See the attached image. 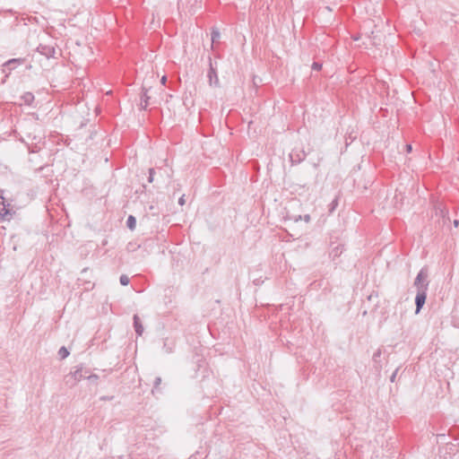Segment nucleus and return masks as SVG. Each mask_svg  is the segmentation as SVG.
Returning a JSON list of instances; mask_svg holds the SVG:
<instances>
[{
  "label": "nucleus",
  "instance_id": "25",
  "mask_svg": "<svg viewBox=\"0 0 459 459\" xmlns=\"http://www.w3.org/2000/svg\"><path fill=\"white\" fill-rule=\"evenodd\" d=\"M86 378L91 381H93V380H97L99 378V377L95 374H91V375L86 376Z\"/></svg>",
  "mask_w": 459,
  "mask_h": 459
},
{
  "label": "nucleus",
  "instance_id": "2",
  "mask_svg": "<svg viewBox=\"0 0 459 459\" xmlns=\"http://www.w3.org/2000/svg\"><path fill=\"white\" fill-rule=\"evenodd\" d=\"M2 206L0 207V222L10 221L14 215L16 214V211L13 209V206L5 201H1Z\"/></svg>",
  "mask_w": 459,
  "mask_h": 459
},
{
  "label": "nucleus",
  "instance_id": "4",
  "mask_svg": "<svg viewBox=\"0 0 459 459\" xmlns=\"http://www.w3.org/2000/svg\"><path fill=\"white\" fill-rule=\"evenodd\" d=\"M307 154L303 149H293L290 153V159L292 164H299L305 160Z\"/></svg>",
  "mask_w": 459,
  "mask_h": 459
},
{
  "label": "nucleus",
  "instance_id": "11",
  "mask_svg": "<svg viewBox=\"0 0 459 459\" xmlns=\"http://www.w3.org/2000/svg\"><path fill=\"white\" fill-rule=\"evenodd\" d=\"M23 62H24V59H22V58H13V59L6 61L4 64V66L6 69H8L9 71H11L14 68L15 65H22V64H23Z\"/></svg>",
  "mask_w": 459,
  "mask_h": 459
},
{
  "label": "nucleus",
  "instance_id": "14",
  "mask_svg": "<svg viewBox=\"0 0 459 459\" xmlns=\"http://www.w3.org/2000/svg\"><path fill=\"white\" fill-rule=\"evenodd\" d=\"M190 4V10L194 13L196 12L197 9L201 7V4L203 0H188Z\"/></svg>",
  "mask_w": 459,
  "mask_h": 459
},
{
  "label": "nucleus",
  "instance_id": "6",
  "mask_svg": "<svg viewBox=\"0 0 459 459\" xmlns=\"http://www.w3.org/2000/svg\"><path fill=\"white\" fill-rule=\"evenodd\" d=\"M427 299V291L420 290L417 291L416 297H415V305H416V310L415 314H419L421 308L423 307L425 302Z\"/></svg>",
  "mask_w": 459,
  "mask_h": 459
},
{
  "label": "nucleus",
  "instance_id": "7",
  "mask_svg": "<svg viewBox=\"0 0 459 459\" xmlns=\"http://www.w3.org/2000/svg\"><path fill=\"white\" fill-rule=\"evenodd\" d=\"M37 51L48 58L53 57L56 54L55 48L49 45L39 44L37 48Z\"/></svg>",
  "mask_w": 459,
  "mask_h": 459
},
{
  "label": "nucleus",
  "instance_id": "5",
  "mask_svg": "<svg viewBox=\"0 0 459 459\" xmlns=\"http://www.w3.org/2000/svg\"><path fill=\"white\" fill-rule=\"evenodd\" d=\"M150 90H151V87L147 88L144 85H143V87H142V93L140 96V108L141 109H146L148 108V106L151 104V102H150L151 96L149 95Z\"/></svg>",
  "mask_w": 459,
  "mask_h": 459
},
{
  "label": "nucleus",
  "instance_id": "3",
  "mask_svg": "<svg viewBox=\"0 0 459 459\" xmlns=\"http://www.w3.org/2000/svg\"><path fill=\"white\" fill-rule=\"evenodd\" d=\"M209 65H210V67H209L208 74H207V77L209 79V83L211 86L218 87L220 85V82H219L216 68L213 66L211 57H209Z\"/></svg>",
  "mask_w": 459,
  "mask_h": 459
},
{
  "label": "nucleus",
  "instance_id": "15",
  "mask_svg": "<svg viewBox=\"0 0 459 459\" xmlns=\"http://www.w3.org/2000/svg\"><path fill=\"white\" fill-rule=\"evenodd\" d=\"M22 98L27 105H30L34 100V95L31 92L24 93Z\"/></svg>",
  "mask_w": 459,
  "mask_h": 459
},
{
  "label": "nucleus",
  "instance_id": "18",
  "mask_svg": "<svg viewBox=\"0 0 459 459\" xmlns=\"http://www.w3.org/2000/svg\"><path fill=\"white\" fill-rule=\"evenodd\" d=\"M120 284L123 286H126L129 284L130 280L129 277L126 274H122L119 278Z\"/></svg>",
  "mask_w": 459,
  "mask_h": 459
},
{
  "label": "nucleus",
  "instance_id": "22",
  "mask_svg": "<svg viewBox=\"0 0 459 459\" xmlns=\"http://www.w3.org/2000/svg\"><path fill=\"white\" fill-rule=\"evenodd\" d=\"M160 383H161V377H157L153 382V388L157 389L159 387V385H160Z\"/></svg>",
  "mask_w": 459,
  "mask_h": 459
},
{
  "label": "nucleus",
  "instance_id": "20",
  "mask_svg": "<svg viewBox=\"0 0 459 459\" xmlns=\"http://www.w3.org/2000/svg\"><path fill=\"white\" fill-rule=\"evenodd\" d=\"M155 169L153 168L149 169L148 182L152 183L154 180Z\"/></svg>",
  "mask_w": 459,
  "mask_h": 459
},
{
  "label": "nucleus",
  "instance_id": "19",
  "mask_svg": "<svg viewBox=\"0 0 459 459\" xmlns=\"http://www.w3.org/2000/svg\"><path fill=\"white\" fill-rule=\"evenodd\" d=\"M338 206V198H334L329 204V212L332 213Z\"/></svg>",
  "mask_w": 459,
  "mask_h": 459
},
{
  "label": "nucleus",
  "instance_id": "17",
  "mask_svg": "<svg viewBox=\"0 0 459 459\" xmlns=\"http://www.w3.org/2000/svg\"><path fill=\"white\" fill-rule=\"evenodd\" d=\"M58 356L61 359L67 358L69 356L68 350L65 346H62L58 351Z\"/></svg>",
  "mask_w": 459,
  "mask_h": 459
},
{
  "label": "nucleus",
  "instance_id": "10",
  "mask_svg": "<svg viewBox=\"0 0 459 459\" xmlns=\"http://www.w3.org/2000/svg\"><path fill=\"white\" fill-rule=\"evenodd\" d=\"M134 327L137 335L141 336L143 333V326L141 323L140 317L137 315H134Z\"/></svg>",
  "mask_w": 459,
  "mask_h": 459
},
{
  "label": "nucleus",
  "instance_id": "9",
  "mask_svg": "<svg viewBox=\"0 0 459 459\" xmlns=\"http://www.w3.org/2000/svg\"><path fill=\"white\" fill-rule=\"evenodd\" d=\"M343 250V245L338 244L337 246L332 247L330 251V256L332 257L333 260H334L342 254Z\"/></svg>",
  "mask_w": 459,
  "mask_h": 459
},
{
  "label": "nucleus",
  "instance_id": "31",
  "mask_svg": "<svg viewBox=\"0 0 459 459\" xmlns=\"http://www.w3.org/2000/svg\"><path fill=\"white\" fill-rule=\"evenodd\" d=\"M453 224H454V226H455V228H457V227L459 226V221H458V220H455V221H453Z\"/></svg>",
  "mask_w": 459,
  "mask_h": 459
},
{
  "label": "nucleus",
  "instance_id": "8",
  "mask_svg": "<svg viewBox=\"0 0 459 459\" xmlns=\"http://www.w3.org/2000/svg\"><path fill=\"white\" fill-rule=\"evenodd\" d=\"M86 373L87 371H83V368L82 366L77 368L74 371L71 372L70 376L74 379L73 385H75L82 379L86 378Z\"/></svg>",
  "mask_w": 459,
  "mask_h": 459
},
{
  "label": "nucleus",
  "instance_id": "26",
  "mask_svg": "<svg viewBox=\"0 0 459 459\" xmlns=\"http://www.w3.org/2000/svg\"><path fill=\"white\" fill-rule=\"evenodd\" d=\"M186 203V199H185V195H183L182 196L179 197L178 199V204L183 206Z\"/></svg>",
  "mask_w": 459,
  "mask_h": 459
},
{
  "label": "nucleus",
  "instance_id": "21",
  "mask_svg": "<svg viewBox=\"0 0 459 459\" xmlns=\"http://www.w3.org/2000/svg\"><path fill=\"white\" fill-rule=\"evenodd\" d=\"M381 354H382V352H381V350H380V349L377 350V351L374 352V354H373V358H372V359H373V361H374L375 363H377V362H378V359H379V358L381 357Z\"/></svg>",
  "mask_w": 459,
  "mask_h": 459
},
{
  "label": "nucleus",
  "instance_id": "13",
  "mask_svg": "<svg viewBox=\"0 0 459 459\" xmlns=\"http://www.w3.org/2000/svg\"><path fill=\"white\" fill-rule=\"evenodd\" d=\"M126 226L129 230H134L136 226V219L133 215H129L126 220Z\"/></svg>",
  "mask_w": 459,
  "mask_h": 459
},
{
  "label": "nucleus",
  "instance_id": "32",
  "mask_svg": "<svg viewBox=\"0 0 459 459\" xmlns=\"http://www.w3.org/2000/svg\"><path fill=\"white\" fill-rule=\"evenodd\" d=\"M443 220H444V222H446V221H450V218H446V216H443Z\"/></svg>",
  "mask_w": 459,
  "mask_h": 459
},
{
  "label": "nucleus",
  "instance_id": "1",
  "mask_svg": "<svg viewBox=\"0 0 459 459\" xmlns=\"http://www.w3.org/2000/svg\"><path fill=\"white\" fill-rule=\"evenodd\" d=\"M429 270L427 267H423L418 273L415 280H414V287L417 289V291L424 290L427 291L429 284Z\"/></svg>",
  "mask_w": 459,
  "mask_h": 459
},
{
  "label": "nucleus",
  "instance_id": "30",
  "mask_svg": "<svg viewBox=\"0 0 459 459\" xmlns=\"http://www.w3.org/2000/svg\"><path fill=\"white\" fill-rule=\"evenodd\" d=\"M411 150H412L411 145V144H407V145H406V151H407V152H411Z\"/></svg>",
  "mask_w": 459,
  "mask_h": 459
},
{
  "label": "nucleus",
  "instance_id": "27",
  "mask_svg": "<svg viewBox=\"0 0 459 459\" xmlns=\"http://www.w3.org/2000/svg\"><path fill=\"white\" fill-rule=\"evenodd\" d=\"M113 399H114V396L103 395V396L100 397L101 401H111Z\"/></svg>",
  "mask_w": 459,
  "mask_h": 459
},
{
  "label": "nucleus",
  "instance_id": "23",
  "mask_svg": "<svg viewBox=\"0 0 459 459\" xmlns=\"http://www.w3.org/2000/svg\"><path fill=\"white\" fill-rule=\"evenodd\" d=\"M322 68V64L318 62H314L312 65V69L316 71H319Z\"/></svg>",
  "mask_w": 459,
  "mask_h": 459
},
{
  "label": "nucleus",
  "instance_id": "29",
  "mask_svg": "<svg viewBox=\"0 0 459 459\" xmlns=\"http://www.w3.org/2000/svg\"><path fill=\"white\" fill-rule=\"evenodd\" d=\"M166 82H167V77L164 75V76H162L160 82H161V84L165 85Z\"/></svg>",
  "mask_w": 459,
  "mask_h": 459
},
{
  "label": "nucleus",
  "instance_id": "12",
  "mask_svg": "<svg viewBox=\"0 0 459 459\" xmlns=\"http://www.w3.org/2000/svg\"><path fill=\"white\" fill-rule=\"evenodd\" d=\"M290 219L295 222L304 220V221L308 223L311 221V217L309 214H305L303 217L301 215H293V216H290Z\"/></svg>",
  "mask_w": 459,
  "mask_h": 459
},
{
  "label": "nucleus",
  "instance_id": "24",
  "mask_svg": "<svg viewBox=\"0 0 459 459\" xmlns=\"http://www.w3.org/2000/svg\"><path fill=\"white\" fill-rule=\"evenodd\" d=\"M398 370H399V368H397L393 372L392 376L390 377V381H391V382H394V381H395V378H396V376H397Z\"/></svg>",
  "mask_w": 459,
  "mask_h": 459
},
{
  "label": "nucleus",
  "instance_id": "16",
  "mask_svg": "<svg viewBox=\"0 0 459 459\" xmlns=\"http://www.w3.org/2000/svg\"><path fill=\"white\" fill-rule=\"evenodd\" d=\"M211 36H212V43H214L220 39L221 33L218 29L212 28Z\"/></svg>",
  "mask_w": 459,
  "mask_h": 459
},
{
  "label": "nucleus",
  "instance_id": "28",
  "mask_svg": "<svg viewBox=\"0 0 459 459\" xmlns=\"http://www.w3.org/2000/svg\"><path fill=\"white\" fill-rule=\"evenodd\" d=\"M356 137H351V135H350L349 137H346L345 139V142H346V145H349L350 143H351Z\"/></svg>",
  "mask_w": 459,
  "mask_h": 459
}]
</instances>
